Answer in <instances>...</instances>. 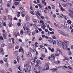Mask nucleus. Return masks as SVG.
Listing matches in <instances>:
<instances>
[{
  "label": "nucleus",
  "mask_w": 73,
  "mask_h": 73,
  "mask_svg": "<svg viewBox=\"0 0 73 73\" xmlns=\"http://www.w3.org/2000/svg\"><path fill=\"white\" fill-rule=\"evenodd\" d=\"M62 47L64 49L66 50H70V48H68V46L64 42H62Z\"/></svg>",
  "instance_id": "obj_1"
},
{
  "label": "nucleus",
  "mask_w": 73,
  "mask_h": 73,
  "mask_svg": "<svg viewBox=\"0 0 73 73\" xmlns=\"http://www.w3.org/2000/svg\"><path fill=\"white\" fill-rule=\"evenodd\" d=\"M58 32L61 34H62L64 36H65V37H69V35L68 34H65L64 32L60 31L59 30L58 31Z\"/></svg>",
  "instance_id": "obj_2"
},
{
  "label": "nucleus",
  "mask_w": 73,
  "mask_h": 73,
  "mask_svg": "<svg viewBox=\"0 0 73 73\" xmlns=\"http://www.w3.org/2000/svg\"><path fill=\"white\" fill-rule=\"evenodd\" d=\"M45 67L46 68H44L42 69V70H48L49 69V64H46L45 65Z\"/></svg>",
  "instance_id": "obj_3"
},
{
  "label": "nucleus",
  "mask_w": 73,
  "mask_h": 73,
  "mask_svg": "<svg viewBox=\"0 0 73 73\" xmlns=\"http://www.w3.org/2000/svg\"><path fill=\"white\" fill-rule=\"evenodd\" d=\"M27 72H29L31 71V68L30 66H27Z\"/></svg>",
  "instance_id": "obj_4"
},
{
  "label": "nucleus",
  "mask_w": 73,
  "mask_h": 73,
  "mask_svg": "<svg viewBox=\"0 0 73 73\" xmlns=\"http://www.w3.org/2000/svg\"><path fill=\"white\" fill-rule=\"evenodd\" d=\"M27 25L28 27H32V23H29V22H27Z\"/></svg>",
  "instance_id": "obj_5"
},
{
  "label": "nucleus",
  "mask_w": 73,
  "mask_h": 73,
  "mask_svg": "<svg viewBox=\"0 0 73 73\" xmlns=\"http://www.w3.org/2000/svg\"><path fill=\"white\" fill-rule=\"evenodd\" d=\"M48 40L49 42H50V43H52L53 42V40H52V39L50 38V37L48 38Z\"/></svg>",
  "instance_id": "obj_6"
},
{
  "label": "nucleus",
  "mask_w": 73,
  "mask_h": 73,
  "mask_svg": "<svg viewBox=\"0 0 73 73\" xmlns=\"http://www.w3.org/2000/svg\"><path fill=\"white\" fill-rule=\"evenodd\" d=\"M58 46H62V42L61 43L60 41H59L58 42Z\"/></svg>",
  "instance_id": "obj_7"
},
{
  "label": "nucleus",
  "mask_w": 73,
  "mask_h": 73,
  "mask_svg": "<svg viewBox=\"0 0 73 73\" xmlns=\"http://www.w3.org/2000/svg\"><path fill=\"white\" fill-rule=\"evenodd\" d=\"M27 56L28 57H31L32 56V54H31V52H29L28 54L27 55Z\"/></svg>",
  "instance_id": "obj_8"
},
{
  "label": "nucleus",
  "mask_w": 73,
  "mask_h": 73,
  "mask_svg": "<svg viewBox=\"0 0 73 73\" xmlns=\"http://www.w3.org/2000/svg\"><path fill=\"white\" fill-rule=\"evenodd\" d=\"M36 64H41V62L40 60H38L37 61H36Z\"/></svg>",
  "instance_id": "obj_9"
},
{
  "label": "nucleus",
  "mask_w": 73,
  "mask_h": 73,
  "mask_svg": "<svg viewBox=\"0 0 73 73\" xmlns=\"http://www.w3.org/2000/svg\"><path fill=\"white\" fill-rule=\"evenodd\" d=\"M3 37L5 39L7 38V34L5 33H3Z\"/></svg>",
  "instance_id": "obj_10"
},
{
  "label": "nucleus",
  "mask_w": 73,
  "mask_h": 73,
  "mask_svg": "<svg viewBox=\"0 0 73 73\" xmlns=\"http://www.w3.org/2000/svg\"><path fill=\"white\" fill-rule=\"evenodd\" d=\"M64 17V15L63 14H62L59 16V18L60 19H62V18H63Z\"/></svg>",
  "instance_id": "obj_11"
},
{
  "label": "nucleus",
  "mask_w": 73,
  "mask_h": 73,
  "mask_svg": "<svg viewBox=\"0 0 73 73\" xmlns=\"http://www.w3.org/2000/svg\"><path fill=\"white\" fill-rule=\"evenodd\" d=\"M65 25V27L66 28H69V24L67 25V23H64Z\"/></svg>",
  "instance_id": "obj_12"
},
{
  "label": "nucleus",
  "mask_w": 73,
  "mask_h": 73,
  "mask_svg": "<svg viewBox=\"0 0 73 73\" xmlns=\"http://www.w3.org/2000/svg\"><path fill=\"white\" fill-rule=\"evenodd\" d=\"M57 53L60 54V53H61V51L59 50H57L56 51Z\"/></svg>",
  "instance_id": "obj_13"
},
{
  "label": "nucleus",
  "mask_w": 73,
  "mask_h": 73,
  "mask_svg": "<svg viewBox=\"0 0 73 73\" xmlns=\"http://www.w3.org/2000/svg\"><path fill=\"white\" fill-rule=\"evenodd\" d=\"M30 18H29V16H27L26 17V20H27L28 21H29V19Z\"/></svg>",
  "instance_id": "obj_14"
},
{
  "label": "nucleus",
  "mask_w": 73,
  "mask_h": 73,
  "mask_svg": "<svg viewBox=\"0 0 73 73\" xmlns=\"http://www.w3.org/2000/svg\"><path fill=\"white\" fill-rule=\"evenodd\" d=\"M39 46L40 48H42V49H45V46H42L41 45H40Z\"/></svg>",
  "instance_id": "obj_15"
},
{
  "label": "nucleus",
  "mask_w": 73,
  "mask_h": 73,
  "mask_svg": "<svg viewBox=\"0 0 73 73\" xmlns=\"http://www.w3.org/2000/svg\"><path fill=\"white\" fill-rule=\"evenodd\" d=\"M23 48H22V47H20V48L19 50V52H20L21 51H23Z\"/></svg>",
  "instance_id": "obj_16"
},
{
  "label": "nucleus",
  "mask_w": 73,
  "mask_h": 73,
  "mask_svg": "<svg viewBox=\"0 0 73 73\" xmlns=\"http://www.w3.org/2000/svg\"><path fill=\"white\" fill-rule=\"evenodd\" d=\"M26 29L27 31V34L28 33H29V31H30V30L28 29V28L27 27H26Z\"/></svg>",
  "instance_id": "obj_17"
},
{
  "label": "nucleus",
  "mask_w": 73,
  "mask_h": 73,
  "mask_svg": "<svg viewBox=\"0 0 73 73\" xmlns=\"http://www.w3.org/2000/svg\"><path fill=\"white\" fill-rule=\"evenodd\" d=\"M63 61H65V60H68H68H69V59L68 58L65 57L63 59Z\"/></svg>",
  "instance_id": "obj_18"
},
{
  "label": "nucleus",
  "mask_w": 73,
  "mask_h": 73,
  "mask_svg": "<svg viewBox=\"0 0 73 73\" xmlns=\"http://www.w3.org/2000/svg\"><path fill=\"white\" fill-rule=\"evenodd\" d=\"M14 5H19V2H15L14 3Z\"/></svg>",
  "instance_id": "obj_19"
},
{
  "label": "nucleus",
  "mask_w": 73,
  "mask_h": 73,
  "mask_svg": "<svg viewBox=\"0 0 73 73\" xmlns=\"http://www.w3.org/2000/svg\"><path fill=\"white\" fill-rule=\"evenodd\" d=\"M17 60L18 61V62H19L20 60V58L19 57H17Z\"/></svg>",
  "instance_id": "obj_20"
},
{
  "label": "nucleus",
  "mask_w": 73,
  "mask_h": 73,
  "mask_svg": "<svg viewBox=\"0 0 73 73\" xmlns=\"http://www.w3.org/2000/svg\"><path fill=\"white\" fill-rule=\"evenodd\" d=\"M30 13H31V14H32V15H35V13H33V11H30Z\"/></svg>",
  "instance_id": "obj_21"
},
{
  "label": "nucleus",
  "mask_w": 73,
  "mask_h": 73,
  "mask_svg": "<svg viewBox=\"0 0 73 73\" xmlns=\"http://www.w3.org/2000/svg\"><path fill=\"white\" fill-rule=\"evenodd\" d=\"M38 6L40 8H42V5H41L40 4L38 3Z\"/></svg>",
  "instance_id": "obj_22"
},
{
  "label": "nucleus",
  "mask_w": 73,
  "mask_h": 73,
  "mask_svg": "<svg viewBox=\"0 0 73 73\" xmlns=\"http://www.w3.org/2000/svg\"><path fill=\"white\" fill-rule=\"evenodd\" d=\"M15 54L16 56H17L18 55V52L17 51H15Z\"/></svg>",
  "instance_id": "obj_23"
},
{
  "label": "nucleus",
  "mask_w": 73,
  "mask_h": 73,
  "mask_svg": "<svg viewBox=\"0 0 73 73\" xmlns=\"http://www.w3.org/2000/svg\"><path fill=\"white\" fill-rule=\"evenodd\" d=\"M33 21H34V23H36L37 21V20L35 19H33Z\"/></svg>",
  "instance_id": "obj_24"
},
{
  "label": "nucleus",
  "mask_w": 73,
  "mask_h": 73,
  "mask_svg": "<svg viewBox=\"0 0 73 73\" xmlns=\"http://www.w3.org/2000/svg\"><path fill=\"white\" fill-rule=\"evenodd\" d=\"M68 14L70 16V17H71V18H73V15H71V14L70 13H69Z\"/></svg>",
  "instance_id": "obj_25"
},
{
  "label": "nucleus",
  "mask_w": 73,
  "mask_h": 73,
  "mask_svg": "<svg viewBox=\"0 0 73 73\" xmlns=\"http://www.w3.org/2000/svg\"><path fill=\"white\" fill-rule=\"evenodd\" d=\"M60 28H61L62 29H65V26H63L61 27Z\"/></svg>",
  "instance_id": "obj_26"
},
{
  "label": "nucleus",
  "mask_w": 73,
  "mask_h": 73,
  "mask_svg": "<svg viewBox=\"0 0 73 73\" xmlns=\"http://www.w3.org/2000/svg\"><path fill=\"white\" fill-rule=\"evenodd\" d=\"M41 57H43V58H45V55L43 54H42L40 55Z\"/></svg>",
  "instance_id": "obj_27"
},
{
  "label": "nucleus",
  "mask_w": 73,
  "mask_h": 73,
  "mask_svg": "<svg viewBox=\"0 0 73 73\" xmlns=\"http://www.w3.org/2000/svg\"><path fill=\"white\" fill-rule=\"evenodd\" d=\"M38 10L39 12H42V10L41 8L39 9Z\"/></svg>",
  "instance_id": "obj_28"
},
{
  "label": "nucleus",
  "mask_w": 73,
  "mask_h": 73,
  "mask_svg": "<svg viewBox=\"0 0 73 73\" xmlns=\"http://www.w3.org/2000/svg\"><path fill=\"white\" fill-rule=\"evenodd\" d=\"M67 22L68 23V24H71V21H70V20H68Z\"/></svg>",
  "instance_id": "obj_29"
},
{
  "label": "nucleus",
  "mask_w": 73,
  "mask_h": 73,
  "mask_svg": "<svg viewBox=\"0 0 73 73\" xmlns=\"http://www.w3.org/2000/svg\"><path fill=\"white\" fill-rule=\"evenodd\" d=\"M9 27H12V23L10 22L9 24Z\"/></svg>",
  "instance_id": "obj_30"
},
{
  "label": "nucleus",
  "mask_w": 73,
  "mask_h": 73,
  "mask_svg": "<svg viewBox=\"0 0 73 73\" xmlns=\"http://www.w3.org/2000/svg\"><path fill=\"white\" fill-rule=\"evenodd\" d=\"M64 42H65L66 44H69V41H66V40L64 41Z\"/></svg>",
  "instance_id": "obj_31"
},
{
  "label": "nucleus",
  "mask_w": 73,
  "mask_h": 73,
  "mask_svg": "<svg viewBox=\"0 0 73 73\" xmlns=\"http://www.w3.org/2000/svg\"><path fill=\"white\" fill-rule=\"evenodd\" d=\"M3 5V2H2V1H1L0 3V7H2Z\"/></svg>",
  "instance_id": "obj_32"
},
{
  "label": "nucleus",
  "mask_w": 73,
  "mask_h": 73,
  "mask_svg": "<svg viewBox=\"0 0 73 73\" xmlns=\"http://www.w3.org/2000/svg\"><path fill=\"white\" fill-rule=\"evenodd\" d=\"M56 70H57V68H55L54 70H52V72H55V71H56Z\"/></svg>",
  "instance_id": "obj_33"
},
{
  "label": "nucleus",
  "mask_w": 73,
  "mask_h": 73,
  "mask_svg": "<svg viewBox=\"0 0 73 73\" xmlns=\"http://www.w3.org/2000/svg\"><path fill=\"white\" fill-rule=\"evenodd\" d=\"M68 53L69 55H71L72 54V53H71V52H70V51H69L68 52Z\"/></svg>",
  "instance_id": "obj_34"
},
{
  "label": "nucleus",
  "mask_w": 73,
  "mask_h": 73,
  "mask_svg": "<svg viewBox=\"0 0 73 73\" xmlns=\"http://www.w3.org/2000/svg\"><path fill=\"white\" fill-rule=\"evenodd\" d=\"M20 33L21 35H23V30H21L20 31Z\"/></svg>",
  "instance_id": "obj_35"
},
{
  "label": "nucleus",
  "mask_w": 73,
  "mask_h": 73,
  "mask_svg": "<svg viewBox=\"0 0 73 73\" xmlns=\"http://www.w3.org/2000/svg\"><path fill=\"white\" fill-rule=\"evenodd\" d=\"M51 56L52 58H54V55L52 54L51 55Z\"/></svg>",
  "instance_id": "obj_36"
},
{
  "label": "nucleus",
  "mask_w": 73,
  "mask_h": 73,
  "mask_svg": "<svg viewBox=\"0 0 73 73\" xmlns=\"http://www.w3.org/2000/svg\"><path fill=\"white\" fill-rule=\"evenodd\" d=\"M4 44L3 43H2L1 44V46H2V47H4Z\"/></svg>",
  "instance_id": "obj_37"
},
{
  "label": "nucleus",
  "mask_w": 73,
  "mask_h": 73,
  "mask_svg": "<svg viewBox=\"0 0 73 73\" xmlns=\"http://www.w3.org/2000/svg\"><path fill=\"white\" fill-rule=\"evenodd\" d=\"M45 37L46 39H48H48H49V38H50V37H48V36H45Z\"/></svg>",
  "instance_id": "obj_38"
},
{
  "label": "nucleus",
  "mask_w": 73,
  "mask_h": 73,
  "mask_svg": "<svg viewBox=\"0 0 73 73\" xmlns=\"http://www.w3.org/2000/svg\"><path fill=\"white\" fill-rule=\"evenodd\" d=\"M31 64L32 65H33V64H35V62L34 61H31Z\"/></svg>",
  "instance_id": "obj_39"
},
{
  "label": "nucleus",
  "mask_w": 73,
  "mask_h": 73,
  "mask_svg": "<svg viewBox=\"0 0 73 73\" xmlns=\"http://www.w3.org/2000/svg\"><path fill=\"white\" fill-rule=\"evenodd\" d=\"M0 39L2 40H4V39L3 38V36H1L0 37Z\"/></svg>",
  "instance_id": "obj_40"
},
{
  "label": "nucleus",
  "mask_w": 73,
  "mask_h": 73,
  "mask_svg": "<svg viewBox=\"0 0 73 73\" xmlns=\"http://www.w3.org/2000/svg\"><path fill=\"white\" fill-rule=\"evenodd\" d=\"M4 61L5 62H7V58H5L4 59Z\"/></svg>",
  "instance_id": "obj_41"
},
{
  "label": "nucleus",
  "mask_w": 73,
  "mask_h": 73,
  "mask_svg": "<svg viewBox=\"0 0 73 73\" xmlns=\"http://www.w3.org/2000/svg\"><path fill=\"white\" fill-rule=\"evenodd\" d=\"M60 62V61H59L58 60L56 62V64H58Z\"/></svg>",
  "instance_id": "obj_42"
},
{
  "label": "nucleus",
  "mask_w": 73,
  "mask_h": 73,
  "mask_svg": "<svg viewBox=\"0 0 73 73\" xmlns=\"http://www.w3.org/2000/svg\"><path fill=\"white\" fill-rule=\"evenodd\" d=\"M20 9L21 10V11H24V9H23V8L22 7H20Z\"/></svg>",
  "instance_id": "obj_43"
},
{
  "label": "nucleus",
  "mask_w": 73,
  "mask_h": 73,
  "mask_svg": "<svg viewBox=\"0 0 73 73\" xmlns=\"http://www.w3.org/2000/svg\"><path fill=\"white\" fill-rule=\"evenodd\" d=\"M46 27L45 26V25H43L42 28H43V29H45V28Z\"/></svg>",
  "instance_id": "obj_44"
},
{
  "label": "nucleus",
  "mask_w": 73,
  "mask_h": 73,
  "mask_svg": "<svg viewBox=\"0 0 73 73\" xmlns=\"http://www.w3.org/2000/svg\"><path fill=\"white\" fill-rule=\"evenodd\" d=\"M68 68H69V69H71V70H72V67H71V66H68Z\"/></svg>",
  "instance_id": "obj_45"
},
{
  "label": "nucleus",
  "mask_w": 73,
  "mask_h": 73,
  "mask_svg": "<svg viewBox=\"0 0 73 73\" xmlns=\"http://www.w3.org/2000/svg\"><path fill=\"white\" fill-rule=\"evenodd\" d=\"M0 62L1 63V64H3L4 62H3V60H1L0 61Z\"/></svg>",
  "instance_id": "obj_46"
},
{
  "label": "nucleus",
  "mask_w": 73,
  "mask_h": 73,
  "mask_svg": "<svg viewBox=\"0 0 73 73\" xmlns=\"http://www.w3.org/2000/svg\"><path fill=\"white\" fill-rule=\"evenodd\" d=\"M55 56H59V54H58V53H56L55 54Z\"/></svg>",
  "instance_id": "obj_47"
},
{
  "label": "nucleus",
  "mask_w": 73,
  "mask_h": 73,
  "mask_svg": "<svg viewBox=\"0 0 73 73\" xmlns=\"http://www.w3.org/2000/svg\"><path fill=\"white\" fill-rule=\"evenodd\" d=\"M1 54H4V51L3 50V51H2L1 52H0Z\"/></svg>",
  "instance_id": "obj_48"
},
{
  "label": "nucleus",
  "mask_w": 73,
  "mask_h": 73,
  "mask_svg": "<svg viewBox=\"0 0 73 73\" xmlns=\"http://www.w3.org/2000/svg\"><path fill=\"white\" fill-rule=\"evenodd\" d=\"M19 48V46H15V49H18V48Z\"/></svg>",
  "instance_id": "obj_49"
},
{
  "label": "nucleus",
  "mask_w": 73,
  "mask_h": 73,
  "mask_svg": "<svg viewBox=\"0 0 73 73\" xmlns=\"http://www.w3.org/2000/svg\"><path fill=\"white\" fill-rule=\"evenodd\" d=\"M17 25L18 26H20V25H21V23H17Z\"/></svg>",
  "instance_id": "obj_50"
},
{
  "label": "nucleus",
  "mask_w": 73,
  "mask_h": 73,
  "mask_svg": "<svg viewBox=\"0 0 73 73\" xmlns=\"http://www.w3.org/2000/svg\"><path fill=\"white\" fill-rule=\"evenodd\" d=\"M23 71H25V73H27V70H26L25 68L24 69Z\"/></svg>",
  "instance_id": "obj_51"
},
{
  "label": "nucleus",
  "mask_w": 73,
  "mask_h": 73,
  "mask_svg": "<svg viewBox=\"0 0 73 73\" xmlns=\"http://www.w3.org/2000/svg\"><path fill=\"white\" fill-rule=\"evenodd\" d=\"M52 9H54V8H55V7L53 5H52Z\"/></svg>",
  "instance_id": "obj_52"
},
{
  "label": "nucleus",
  "mask_w": 73,
  "mask_h": 73,
  "mask_svg": "<svg viewBox=\"0 0 73 73\" xmlns=\"http://www.w3.org/2000/svg\"><path fill=\"white\" fill-rule=\"evenodd\" d=\"M53 38L54 39H56V36H54V35H53Z\"/></svg>",
  "instance_id": "obj_53"
},
{
  "label": "nucleus",
  "mask_w": 73,
  "mask_h": 73,
  "mask_svg": "<svg viewBox=\"0 0 73 73\" xmlns=\"http://www.w3.org/2000/svg\"><path fill=\"white\" fill-rule=\"evenodd\" d=\"M72 11H73V9H72L70 10L71 12L70 13H71L72 14H73V12Z\"/></svg>",
  "instance_id": "obj_54"
},
{
  "label": "nucleus",
  "mask_w": 73,
  "mask_h": 73,
  "mask_svg": "<svg viewBox=\"0 0 73 73\" xmlns=\"http://www.w3.org/2000/svg\"><path fill=\"white\" fill-rule=\"evenodd\" d=\"M14 34L15 35V37H17V34H16V33H14Z\"/></svg>",
  "instance_id": "obj_55"
},
{
  "label": "nucleus",
  "mask_w": 73,
  "mask_h": 73,
  "mask_svg": "<svg viewBox=\"0 0 73 73\" xmlns=\"http://www.w3.org/2000/svg\"><path fill=\"white\" fill-rule=\"evenodd\" d=\"M43 4L45 5V6H46V2H43Z\"/></svg>",
  "instance_id": "obj_56"
},
{
  "label": "nucleus",
  "mask_w": 73,
  "mask_h": 73,
  "mask_svg": "<svg viewBox=\"0 0 73 73\" xmlns=\"http://www.w3.org/2000/svg\"><path fill=\"white\" fill-rule=\"evenodd\" d=\"M40 60H44V58H43L40 57Z\"/></svg>",
  "instance_id": "obj_57"
},
{
  "label": "nucleus",
  "mask_w": 73,
  "mask_h": 73,
  "mask_svg": "<svg viewBox=\"0 0 73 73\" xmlns=\"http://www.w3.org/2000/svg\"><path fill=\"white\" fill-rule=\"evenodd\" d=\"M9 17L8 18V19H9L10 18H11V16L10 15H8Z\"/></svg>",
  "instance_id": "obj_58"
},
{
  "label": "nucleus",
  "mask_w": 73,
  "mask_h": 73,
  "mask_svg": "<svg viewBox=\"0 0 73 73\" xmlns=\"http://www.w3.org/2000/svg\"><path fill=\"white\" fill-rule=\"evenodd\" d=\"M36 16H38V13H39L40 12H39L38 11H37L36 12Z\"/></svg>",
  "instance_id": "obj_59"
},
{
  "label": "nucleus",
  "mask_w": 73,
  "mask_h": 73,
  "mask_svg": "<svg viewBox=\"0 0 73 73\" xmlns=\"http://www.w3.org/2000/svg\"><path fill=\"white\" fill-rule=\"evenodd\" d=\"M3 50V49L2 48H1L0 49V52H1Z\"/></svg>",
  "instance_id": "obj_60"
},
{
  "label": "nucleus",
  "mask_w": 73,
  "mask_h": 73,
  "mask_svg": "<svg viewBox=\"0 0 73 73\" xmlns=\"http://www.w3.org/2000/svg\"><path fill=\"white\" fill-rule=\"evenodd\" d=\"M54 32H53V31L51 32L50 33V34H54Z\"/></svg>",
  "instance_id": "obj_61"
},
{
  "label": "nucleus",
  "mask_w": 73,
  "mask_h": 73,
  "mask_svg": "<svg viewBox=\"0 0 73 73\" xmlns=\"http://www.w3.org/2000/svg\"><path fill=\"white\" fill-rule=\"evenodd\" d=\"M38 68L39 69H41V66H39Z\"/></svg>",
  "instance_id": "obj_62"
},
{
  "label": "nucleus",
  "mask_w": 73,
  "mask_h": 73,
  "mask_svg": "<svg viewBox=\"0 0 73 73\" xmlns=\"http://www.w3.org/2000/svg\"><path fill=\"white\" fill-rule=\"evenodd\" d=\"M56 42V40H54V41L53 42V44H55Z\"/></svg>",
  "instance_id": "obj_63"
},
{
  "label": "nucleus",
  "mask_w": 73,
  "mask_h": 73,
  "mask_svg": "<svg viewBox=\"0 0 73 73\" xmlns=\"http://www.w3.org/2000/svg\"><path fill=\"white\" fill-rule=\"evenodd\" d=\"M42 40V38L40 37L39 39V41H41V40Z\"/></svg>",
  "instance_id": "obj_64"
}]
</instances>
